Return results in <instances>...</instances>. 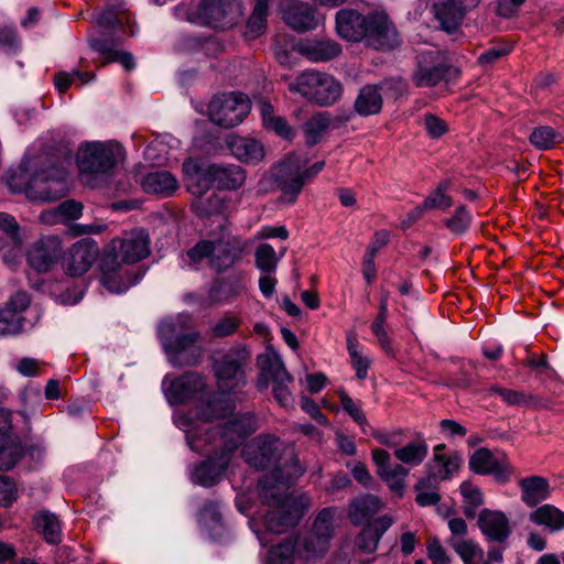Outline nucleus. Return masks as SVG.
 <instances>
[{
	"label": "nucleus",
	"mask_w": 564,
	"mask_h": 564,
	"mask_svg": "<svg viewBox=\"0 0 564 564\" xmlns=\"http://www.w3.org/2000/svg\"><path fill=\"white\" fill-rule=\"evenodd\" d=\"M234 411V406L223 399L208 401L204 409L196 410L197 421L189 414H178L175 422L186 433L189 447L196 452H204L206 444H214L227 455L242 446L247 437V424L243 417H236L219 426L217 432L204 427L214 417L225 416Z\"/></svg>",
	"instance_id": "obj_1"
},
{
	"label": "nucleus",
	"mask_w": 564,
	"mask_h": 564,
	"mask_svg": "<svg viewBox=\"0 0 564 564\" xmlns=\"http://www.w3.org/2000/svg\"><path fill=\"white\" fill-rule=\"evenodd\" d=\"M305 471L296 457H290L281 466H274L265 474L259 487L264 499L273 500L276 506L268 513V529L275 533H282L286 528L295 525L312 506V500L306 494L289 495L283 492L299 479Z\"/></svg>",
	"instance_id": "obj_2"
},
{
	"label": "nucleus",
	"mask_w": 564,
	"mask_h": 564,
	"mask_svg": "<svg viewBox=\"0 0 564 564\" xmlns=\"http://www.w3.org/2000/svg\"><path fill=\"white\" fill-rule=\"evenodd\" d=\"M192 317L180 314L163 321L159 326V337L164 349L171 354L170 362L174 367L192 366L198 362L200 352H193V347L200 339L195 330L185 332L191 327Z\"/></svg>",
	"instance_id": "obj_3"
},
{
	"label": "nucleus",
	"mask_w": 564,
	"mask_h": 564,
	"mask_svg": "<svg viewBox=\"0 0 564 564\" xmlns=\"http://www.w3.org/2000/svg\"><path fill=\"white\" fill-rule=\"evenodd\" d=\"M239 249V240L223 230L219 237L202 240L183 254L181 267L195 268L206 260L216 272H223L235 263Z\"/></svg>",
	"instance_id": "obj_4"
},
{
	"label": "nucleus",
	"mask_w": 564,
	"mask_h": 564,
	"mask_svg": "<svg viewBox=\"0 0 564 564\" xmlns=\"http://www.w3.org/2000/svg\"><path fill=\"white\" fill-rule=\"evenodd\" d=\"M72 165V154L67 151L55 162L50 158L41 161L33 177L24 187L25 195L33 200L50 202L67 194L66 178Z\"/></svg>",
	"instance_id": "obj_5"
},
{
	"label": "nucleus",
	"mask_w": 564,
	"mask_h": 564,
	"mask_svg": "<svg viewBox=\"0 0 564 564\" xmlns=\"http://www.w3.org/2000/svg\"><path fill=\"white\" fill-rule=\"evenodd\" d=\"M289 90L319 106H330L341 96V84L332 75L305 70L289 83Z\"/></svg>",
	"instance_id": "obj_6"
},
{
	"label": "nucleus",
	"mask_w": 564,
	"mask_h": 564,
	"mask_svg": "<svg viewBox=\"0 0 564 564\" xmlns=\"http://www.w3.org/2000/svg\"><path fill=\"white\" fill-rule=\"evenodd\" d=\"M192 21L213 29L234 26L242 15L237 0H200L192 11Z\"/></svg>",
	"instance_id": "obj_7"
},
{
	"label": "nucleus",
	"mask_w": 564,
	"mask_h": 564,
	"mask_svg": "<svg viewBox=\"0 0 564 564\" xmlns=\"http://www.w3.org/2000/svg\"><path fill=\"white\" fill-rule=\"evenodd\" d=\"M150 254V236L143 228L126 231L113 238L102 251V256L113 258L120 264H133Z\"/></svg>",
	"instance_id": "obj_8"
},
{
	"label": "nucleus",
	"mask_w": 564,
	"mask_h": 564,
	"mask_svg": "<svg viewBox=\"0 0 564 564\" xmlns=\"http://www.w3.org/2000/svg\"><path fill=\"white\" fill-rule=\"evenodd\" d=\"M122 154V149L113 142H88L77 153L79 170L88 174H104L110 171Z\"/></svg>",
	"instance_id": "obj_9"
},
{
	"label": "nucleus",
	"mask_w": 564,
	"mask_h": 564,
	"mask_svg": "<svg viewBox=\"0 0 564 564\" xmlns=\"http://www.w3.org/2000/svg\"><path fill=\"white\" fill-rule=\"evenodd\" d=\"M246 113L245 96L241 93L216 95L208 105L210 120L226 129L240 124Z\"/></svg>",
	"instance_id": "obj_10"
},
{
	"label": "nucleus",
	"mask_w": 564,
	"mask_h": 564,
	"mask_svg": "<svg viewBox=\"0 0 564 564\" xmlns=\"http://www.w3.org/2000/svg\"><path fill=\"white\" fill-rule=\"evenodd\" d=\"M336 509H323L315 519L313 530L302 540L303 555L314 560L323 555L328 547L335 528Z\"/></svg>",
	"instance_id": "obj_11"
},
{
	"label": "nucleus",
	"mask_w": 564,
	"mask_h": 564,
	"mask_svg": "<svg viewBox=\"0 0 564 564\" xmlns=\"http://www.w3.org/2000/svg\"><path fill=\"white\" fill-rule=\"evenodd\" d=\"M306 159L301 154L292 153L278 166L275 181L283 198L289 203L295 202L305 184L301 175V169L306 166Z\"/></svg>",
	"instance_id": "obj_12"
},
{
	"label": "nucleus",
	"mask_w": 564,
	"mask_h": 564,
	"mask_svg": "<svg viewBox=\"0 0 564 564\" xmlns=\"http://www.w3.org/2000/svg\"><path fill=\"white\" fill-rule=\"evenodd\" d=\"M446 73L447 67L442 54L436 50H430L419 55L412 80L417 87H432L441 83Z\"/></svg>",
	"instance_id": "obj_13"
},
{
	"label": "nucleus",
	"mask_w": 564,
	"mask_h": 564,
	"mask_svg": "<svg viewBox=\"0 0 564 564\" xmlns=\"http://www.w3.org/2000/svg\"><path fill=\"white\" fill-rule=\"evenodd\" d=\"M367 43L376 50H392L399 44L398 32L384 12L368 15Z\"/></svg>",
	"instance_id": "obj_14"
},
{
	"label": "nucleus",
	"mask_w": 564,
	"mask_h": 564,
	"mask_svg": "<svg viewBox=\"0 0 564 564\" xmlns=\"http://www.w3.org/2000/svg\"><path fill=\"white\" fill-rule=\"evenodd\" d=\"M481 0H445L433 4V12L442 29L454 32L462 24L465 15L476 9Z\"/></svg>",
	"instance_id": "obj_15"
},
{
	"label": "nucleus",
	"mask_w": 564,
	"mask_h": 564,
	"mask_svg": "<svg viewBox=\"0 0 564 564\" xmlns=\"http://www.w3.org/2000/svg\"><path fill=\"white\" fill-rule=\"evenodd\" d=\"M99 254L98 245L91 239L75 242L67 251L64 265L72 276L85 274L95 263Z\"/></svg>",
	"instance_id": "obj_16"
},
{
	"label": "nucleus",
	"mask_w": 564,
	"mask_h": 564,
	"mask_svg": "<svg viewBox=\"0 0 564 564\" xmlns=\"http://www.w3.org/2000/svg\"><path fill=\"white\" fill-rule=\"evenodd\" d=\"M165 395L171 404H182L205 395L204 378L195 372H187L171 381L165 389Z\"/></svg>",
	"instance_id": "obj_17"
},
{
	"label": "nucleus",
	"mask_w": 564,
	"mask_h": 564,
	"mask_svg": "<svg viewBox=\"0 0 564 564\" xmlns=\"http://www.w3.org/2000/svg\"><path fill=\"white\" fill-rule=\"evenodd\" d=\"M469 467L481 475H492L498 482L509 480L512 468L506 457H496L486 448H478L469 458Z\"/></svg>",
	"instance_id": "obj_18"
},
{
	"label": "nucleus",
	"mask_w": 564,
	"mask_h": 564,
	"mask_svg": "<svg viewBox=\"0 0 564 564\" xmlns=\"http://www.w3.org/2000/svg\"><path fill=\"white\" fill-rule=\"evenodd\" d=\"M30 297L25 292L14 293L0 310V336L19 334L23 328L22 313L29 307Z\"/></svg>",
	"instance_id": "obj_19"
},
{
	"label": "nucleus",
	"mask_w": 564,
	"mask_h": 564,
	"mask_svg": "<svg viewBox=\"0 0 564 564\" xmlns=\"http://www.w3.org/2000/svg\"><path fill=\"white\" fill-rule=\"evenodd\" d=\"M62 251L57 237H43L35 241L28 251V262L37 272H47L56 262Z\"/></svg>",
	"instance_id": "obj_20"
},
{
	"label": "nucleus",
	"mask_w": 564,
	"mask_h": 564,
	"mask_svg": "<svg viewBox=\"0 0 564 564\" xmlns=\"http://www.w3.org/2000/svg\"><path fill=\"white\" fill-rule=\"evenodd\" d=\"M100 281L102 285L111 293L126 292L131 285L137 283V278L123 269L113 258L101 256L100 260Z\"/></svg>",
	"instance_id": "obj_21"
},
{
	"label": "nucleus",
	"mask_w": 564,
	"mask_h": 564,
	"mask_svg": "<svg viewBox=\"0 0 564 564\" xmlns=\"http://www.w3.org/2000/svg\"><path fill=\"white\" fill-rule=\"evenodd\" d=\"M283 21L296 32L314 30L324 17L306 3H293L282 9Z\"/></svg>",
	"instance_id": "obj_22"
},
{
	"label": "nucleus",
	"mask_w": 564,
	"mask_h": 564,
	"mask_svg": "<svg viewBox=\"0 0 564 564\" xmlns=\"http://www.w3.org/2000/svg\"><path fill=\"white\" fill-rule=\"evenodd\" d=\"M249 465L258 468H271L280 458V442L278 438L265 435L254 437L249 442Z\"/></svg>",
	"instance_id": "obj_23"
},
{
	"label": "nucleus",
	"mask_w": 564,
	"mask_h": 564,
	"mask_svg": "<svg viewBox=\"0 0 564 564\" xmlns=\"http://www.w3.org/2000/svg\"><path fill=\"white\" fill-rule=\"evenodd\" d=\"M257 365L260 369V378L257 382L259 390L267 389L269 382L275 380H293L280 355L269 348L265 352L258 356Z\"/></svg>",
	"instance_id": "obj_24"
},
{
	"label": "nucleus",
	"mask_w": 564,
	"mask_h": 564,
	"mask_svg": "<svg viewBox=\"0 0 564 564\" xmlns=\"http://www.w3.org/2000/svg\"><path fill=\"white\" fill-rule=\"evenodd\" d=\"M228 464L229 456L226 453H215L193 469L191 479L196 485L210 487L221 479Z\"/></svg>",
	"instance_id": "obj_25"
},
{
	"label": "nucleus",
	"mask_w": 564,
	"mask_h": 564,
	"mask_svg": "<svg viewBox=\"0 0 564 564\" xmlns=\"http://www.w3.org/2000/svg\"><path fill=\"white\" fill-rule=\"evenodd\" d=\"M368 17L352 9H341L336 13V30L340 37L358 42L367 34Z\"/></svg>",
	"instance_id": "obj_26"
},
{
	"label": "nucleus",
	"mask_w": 564,
	"mask_h": 564,
	"mask_svg": "<svg viewBox=\"0 0 564 564\" xmlns=\"http://www.w3.org/2000/svg\"><path fill=\"white\" fill-rule=\"evenodd\" d=\"M478 527L486 539L494 542H503L511 532L508 518L498 510H481L478 516Z\"/></svg>",
	"instance_id": "obj_27"
},
{
	"label": "nucleus",
	"mask_w": 564,
	"mask_h": 564,
	"mask_svg": "<svg viewBox=\"0 0 564 564\" xmlns=\"http://www.w3.org/2000/svg\"><path fill=\"white\" fill-rule=\"evenodd\" d=\"M294 50L302 56H305L311 62H325L329 61L340 53V47L337 43L330 40L326 41H303L294 46Z\"/></svg>",
	"instance_id": "obj_28"
},
{
	"label": "nucleus",
	"mask_w": 564,
	"mask_h": 564,
	"mask_svg": "<svg viewBox=\"0 0 564 564\" xmlns=\"http://www.w3.org/2000/svg\"><path fill=\"white\" fill-rule=\"evenodd\" d=\"M141 186L148 193L170 196L177 189L178 182L171 172L159 170L148 173L142 178Z\"/></svg>",
	"instance_id": "obj_29"
},
{
	"label": "nucleus",
	"mask_w": 564,
	"mask_h": 564,
	"mask_svg": "<svg viewBox=\"0 0 564 564\" xmlns=\"http://www.w3.org/2000/svg\"><path fill=\"white\" fill-rule=\"evenodd\" d=\"M23 456L21 440L15 434L0 433V470L12 469Z\"/></svg>",
	"instance_id": "obj_30"
},
{
	"label": "nucleus",
	"mask_w": 564,
	"mask_h": 564,
	"mask_svg": "<svg viewBox=\"0 0 564 564\" xmlns=\"http://www.w3.org/2000/svg\"><path fill=\"white\" fill-rule=\"evenodd\" d=\"M383 99L377 85H366L357 95L355 110L360 116L378 113L382 108Z\"/></svg>",
	"instance_id": "obj_31"
},
{
	"label": "nucleus",
	"mask_w": 564,
	"mask_h": 564,
	"mask_svg": "<svg viewBox=\"0 0 564 564\" xmlns=\"http://www.w3.org/2000/svg\"><path fill=\"white\" fill-rule=\"evenodd\" d=\"M449 546L457 553L464 564H490L484 560V551L474 540L451 538Z\"/></svg>",
	"instance_id": "obj_32"
},
{
	"label": "nucleus",
	"mask_w": 564,
	"mask_h": 564,
	"mask_svg": "<svg viewBox=\"0 0 564 564\" xmlns=\"http://www.w3.org/2000/svg\"><path fill=\"white\" fill-rule=\"evenodd\" d=\"M90 46L94 51L101 54V64H108L111 62H119L126 69L130 70L134 68V61L130 53L120 52L115 48V44L111 41L90 40Z\"/></svg>",
	"instance_id": "obj_33"
},
{
	"label": "nucleus",
	"mask_w": 564,
	"mask_h": 564,
	"mask_svg": "<svg viewBox=\"0 0 564 564\" xmlns=\"http://www.w3.org/2000/svg\"><path fill=\"white\" fill-rule=\"evenodd\" d=\"M295 554L307 562L310 561L303 555L302 540H286L281 544L272 546L268 551L265 561L267 564H292Z\"/></svg>",
	"instance_id": "obj_34"
},
{
	"label": "nucleus",
	"mask_w": 564,
	"mask_h": 564,
	"mask_svg": "<svg viewBox=\"0 0 564 564\" xmlns=\"http://www.w3.org/2000/svg\"><path fill=\"white\" fill-rule=\"evenodd\" d=\"M520 487L522 490V500L528 506H535L545 500L550 495L549 482L542 477L533 476L522 479Z\"/></svg>",
	"instance_id": "obj_35"
},
{
	"label": "nucleus",
	"mask_w": 564,
	"mask_h": 564,
	"mask_svg": "<svg viewBox=\"0 0 564 564\" xmlns=\"http://www.w3.org/2000/svg\"><path fill=\"white\" fill-rule=\"evenodd\" d=\"M382 508L381 500L372 495H366L354 500L349 508V518L356 524H361Z\"/></svg>",
	"instance_id": "obj_36"
},
{
	"label": "nucleus",
	"mask_w": 564,
	"mask_h": 564,
	"mask_svg": "<svg viewBox=\"0 0 564 564\" xmlns=\"http://www.w3.org/2000/svg\"><path fill=\"white\" fill-rule=\"evenodd\" d=\"M183 171L184 174H189L191 180L207 183L210 187L215 182H218L219 172L217 164H208L188 159L183 163Z\"/></svg>",
	"instance_id": "obj_37"
},
{
	"label": "nucleus",
	"mask_w": 564,
	"mask_h": 564,
	"mask_svg": "<svg viewBox=\"0 0 564 564\" xmlns=\"http://www.w3.org/2000/svg\"><path fill=\"white\" fill-rule=\"evenodd\" d=\"M427 453L429 446L425 440L421 438L405 446L395 448L393 454L402 464L417 466L425 459Z\"/></svg>",
	"instance_id": "obj_38"
},
{
	"label": "nucleus",
	"mask_w": 564,
	"mask_h": 564,
	"mask_svg": "<svg viewBox=\"0 0 564 564\" xmlns=\"http://www.w3.org/2000/svg\"><path fill=\"white\" fill-rule=\"evenodd\" d=\"M444 451V444H438L434 447V468H437V476L441 479L449 478L459 469L463 462L459 455H446Z\"/></svg>",
	"instance_id": "obj_39"
},
{
	"label": "nucleus",
	"mask_w": 564,
	"mask_h": 564,
	"mask_svg": "<svg viewBox=\"0 0 564 564\" xmlns=\"http://www.w3.org/2000/svg\"><path fill=\"white\" fill-rule=\"evenodd\" d=\"M530 520L539 525H544L552 531L564 528V512L551 505H544L530 514Z\"/></svg>",
	"instance_id": "obj_40"
},
{
	"label": "nucleus",
	"mask_w": 564,
	"mask_h": 564,
	"mask_svg": "<svg viewBox=\"0 0 564 564\" xmlns=\"http://www.w3.org/2000/svg\"><path fill=\"white\" fill-rule=\"evenodd\" d=\"M329 124L330 118L327 112H318L311 117L303 126L306 143L314 145L319 142Z\"/></svg>",
	"instance_id": "obj_41"
},
{
	"label": "nucleus",
	"mask_w": 564,
	"mask_h": 564,
	"mask_svg": "<svg viewBox=\"0 0 564 564\" xmlns=\"http://www.w3.org/2000/svg\"><path fill=\"white\" fill-rule=\"evenodd\" d=\"M284 252L285 249L278 254L271 245L260 243L254 250V265L261 272H275Z\"/></svg>",
	"instance_id": "obj_42"
},
{
	"label": "nucleus",
	"mask_w": 564,
	"mask_h": 564,
	"mask_svg": "<svg viewBox=\"0 0 564 564\" xmlns=\"http://www.w3.org/2000/svg\"><path fill=\"white\" fill-rule=\"evenodd\" d=\"M532 145L541 151H546L561 142V135L552 127L540 126L533 129L530 137Z\"/></svg>",
	"instance_id": "obj_43"
},
{
	"label": "nucleus",
	"mask_w": 564,
	"mask_h": 564,
	"mask_svg": "<svg viewBox=\"0 0 564 564\" xmlns=\"http://www.w3.org/2000/svg\"><path fill=\"white\" fill-rule=\"evenodd\" d=\"M460 494L464 498V513L467 518H475L476 510L484 503V496L480 489L469 481L460 485Z\"/></svg>",
	"instance_id": "obj_44"
},
{
	"label": "nucleus",
	"mask_w": 564,
	"mask_h": 564,
	"mask_svg": "<svg viewBox=\"0 0 564 564\" xmlns=\"http://www.w3.org/2000/svg\"><path fill=\"white\" fill-rule=\"evenodd\" d=\"M35 521L48 543L56 544L61 541V525L55 514L41 512L36 516Z\"/></svg>",
	"instance_id": "obj_45"
},
{
	"label": "nucleus",
	"mask_w": 564,
	"mask_h": 564,
	"mask_svg": "<svg viewBox=\"0 0 564 564\" xmlns=\"http://www.w3.org/2000/svg\"><path fill=\"white\" fill-rule=\"evenodd\" d=\"M451 186V181L445 180L438 184V186L433 191L422 203V206L425 210L430 209H440L445 210L449 208L453 204V199L451 196L446 194Z\"/></svg>",
	"instance_id": "obj_46"
},
{
	"label": "nucleus",
	"mask_w": 564,
	"mask_h": 564,
	"mask_svg": "<svg viewBox=\"0 0 564 564\" xmlns=\"http://www.w3.org/2000/svg\"><path fill=\"white\" fill-rule=\"evenodd\" d=\"M269 0H257L251 18H249V39L263 34L267 28Z\"/></svg>",
	"instance_id": "obj_47"
},
{
	"label": "nucleus",
	"mask_w": 564,
	"mask_h": 564,
	"mask_svg": "<svg viewBox=\"0 0 564 564\" xmlns=\"http://www.w3.org/2000/svg\"><path fill=\"white\" fill-rule=\"evenodd\" d=\"M347 349H348V354L350 357L352 368L356 371V377L360 380L366 379L368 376L370 359L365 357L359 351V345L356 341V339L352 337L347 338Z\"/></svg>",
	"instance_id": "obj_48"
},
{
	"label": "nucleus",
	"mask_w": 564,
	"mask_h": 564,
	"mask_svg": "<svg viewBox=\"0 0 564 564\" xmlns=\"http://www.w3.org/2000/svg\"><path fill=\"white\" fill-rule=\"evenodd\" d=\"M409 470L402 465L394 464L392 469L379 475L380 478L388 485L391 491L398 496H402L404 489V480Z\"/></svg>",
	"instance_id": "obj_49"
},
{
	"label": "nucleus",
	"mask_w": 564,
	"mask_h": 564,
	"mask_svg": "<svg viewBox=\"0 0 564 564\" xmlns=\"http://www.w3.org/2000/svg\"><path fill=\"white\" fill-rule=\"evenodd\" d=\"M198 521L206 530H217L221 527V514L214 501L205 502L198 513Z\"/></svg>",
	"instance_id": "obj_50"
},
{
	"label": "nucleus",
	"mask_w": 564,
	"mask_h": 564,
	"mask_svg": "<svg viewBox=\"0 0 564 564\" xmlns=\"http://www.w3.org/2000/svg\"><path fill=\"white\" fill-rule=\"evenodd\" d=\"M218 183L221 186L236 187L246 178L243 170L237 165H218Z\"/></svg>",
	"instance_id": "obj_51"
},
{
	"label": "nucleus",
	"mask_w": 564,
	"mask_h": 564,
	"mask_svg": "<svg viewBox=\"0 0 564 564\" xmlns=\"http://www.w3.org/2000/svg\"><path fill=\"white\" fill-rule=\"evenodd\" d=\"M338 397L344 411L347 412L365 431V427L368 423L366 415L360 406L344 390L338 392Z\"/></svg>",
	"instance_id": "obj_52"
},
{
	"label": "nucleus",
	"mask_w": 564,
	"mask_h": 564,
	"mask_svg": "<svg viewBox=\"0 0 564 564\" xmlns=\"http://www.w3.org/2000/svg\"><path fill=\"white\" fill-rule=\"evenodd\" d=\"M471 223V216L464 206H459L455 214L445 221L446 227L454 234L465 232Z\"/></svg>",
	"instance_id": "obj_53"
},
{
	"label": "nucleus",
	"mask_w": 564,
	"mask_h": 564,
	"mask_svg": "<svg viewBox=\"0 0 564 564\" xmlns=\"http://www.w3.org/2000/svg\"><path fill=\"white\" fill-rule=\"evenodd\" d=\"M240 369L241 365L231 356H226L224 360L217 362L215 367L216 376L221 382L236 378Z\"/></svg>",
	"instance_id": "obj_54"
},
{
	"label": "nucleus",
	"mask_w": 564,
	"mask_h": 564,
	"mask_svg": "<svg viewBox=\"0 0 564 564\" xmlns=\"http://www.w3.org/2000/svg\"><path fill=\"white\" fill-rule=\"evenodd\" d=\"M380 532L372 527H366L357 539L358 546L366 553H372L376 551L379 540L381 538Z\"/></svg>",
	"instance_id": "obj_55"
},
{
	"label": "nucleus",
	"mask_w": 564,
	"mask_h": 564,
	"mask_svg": "<svg viewBox=\"0 0 564 564\" xmlns=\"http://www.w3.org/2000/svg\"><path fill=\"white\" fill-rule=\"evenodd\" d=\"M293 380H275L273 384V394L279 404L285 409L292 408L294 404V398L289 390V384Z\"/></svg>",
	"instance_id": "obj_56"
},
{
	"label": "nucleus",
	"mask_w": 564,
	"mask_h": 564,
	"mask_svg": "<svg viewBox=\"0 0 564 564\" xmlns=\"http://www.w3.org/2000/svg\"><path fill=\"white\" fill-rule=\"evenodd\" d=\"M488 394H497L509 405H520L527 402L525 395L517 390L505 389L498 386H491L487 390Z\"/></svg>",
	"instance_id": "obj_57"
},
{
	"label": "nucleus",
	"mask_w": 564,
	"mask_h": 564,
	"mask_svg": "<svg viewBox=\"0 0 564 564\" xmlns=\"http://www.w3.org/2000/svg\"><path fill=\"white\" fill-rule=\"evenodd\" d=\"M18 498L15 482L8 476H0V506L9 507Z\"/></svg>",
	"instance_id": "obj_58"
},
{
	"label": "nucleus",
	"mask_w": 564,
	"mask_h": 564,
	"mask_svg": "<svg viewBox=\"0 0 564 564\" xmlns=\"http://www.w3.org/2000/svg\"><path fill=\"white\" fill-rule=\"evenodd\" d=\"M426 549L433 564H451L452 560L437 538L429 539Z\"/></svg>",
	"instance_id": "obj_59"
},
{
	"label": "nucleus",
	"mask_w": 564,
	"mask_h": 564,
	"mask_svg": "<svg viewBox=\"0 0 564 564\" xmlns=\"http://www.w3.org/2000/svg\"><path fill=\"white\" fill-rule=\"evenodd\" d=\"M78 77L83 80V83H88L91 80L93 76L88 73H80V72H73L66 73V72H59L55 75V87L59 93H65L69 85L73 82V77Z\"/></svg>",
	"instance_id": "obj_60"
},
{
	"label": "nucleus",
	"mask_w": 564,
	"mask_h": 564,
	"mask_svg": "<svg viewBox=\"0 0 564 564\" xmlns=\"http://www.w3.org/2000/svg\"><path fill=\"white\" fill-rule=\"evenodd\" d=\"M510 50L511 47L508 45H496L489 47L479 55L478 62L484 66L491 65L499 61L501 57L506 56Z\"/></svg>",
	"instance_id": "obj_61"
},
{
	"label": "nucleus",
	"mask_w": 564,
	"mask_h": 564,
	"mask_svg": "<svg viewBox=\"0 0 564 564\" xmlns=\"http://www.w3.org/2000/svg\"><path fill=\"white\" fill-rule=\"evenodd\" d=\"M63 221L77 219L82 216L83 205L73 199H67L57 206Z\"/></svg>",
	"instance_id": "obj_62"
},
{
	"label": "nucleus",
	"mask_w": 564,
	"mask_h": 564,
	"mask_svg": "<svg viewBox=\"0 0 564 564\" xmlns=\"http://www.w3.org/2000/svg\"><path fill=\"white\" fill-rule=\"evenodd\" d=\"M223 199L216 195L213 194L212 197L207 198L206 200H199L196 204V212L200 216L212 215L215 213H218L221 209Z\"/></svg>",
	"instance_id": "obj_63"
},
{
	"label": "nucleus",
	"mask_w": 564,
	"mask_h": 564,
	"mask_svg": "<svg viewBox=\"0 0 564 564\" xmlns=\"http://www.w3.org/2000/svg\"><path fill=\"white\" fill-rule=\"evenodd\" d=\"M237 326L238 322L235 317H224L213 326L210 334L214 337H225L232 334Z\"/></svg>",
	"instance_id": "obj_64"
}]
</instances>
